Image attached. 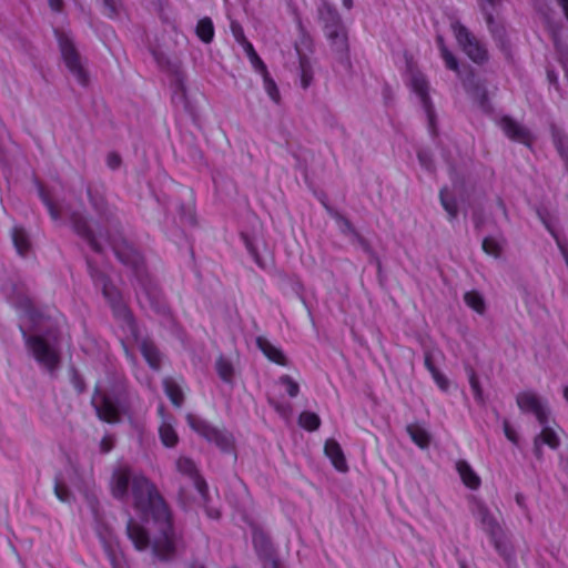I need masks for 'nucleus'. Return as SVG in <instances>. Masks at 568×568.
Masks as SVG:
<instances>
[{
	"label": "nucleus",
	"mask_w": 568,
	"mask_h": 568,
	"mask_svg": "<svg viewBox=\"0 0 568 568\" xmlns=\"http://www.w3.org/2000/svg\"><path fill=\"white\" fill-rule=\"evenodd\" d=\"M129 487L134 509L142 516H152L159 525V535L151 542L148 529L130 518L126 524V536L139 551L152 546L156 558L169 561L175 557L180 538L175 532L172 514L156 486L143 475H132L129 466H119L112 474L110 488L115 499L125 500Z\"/></svg>",
	"instance_id": "f257e3e1"
},
{
	"label": "nucleus",
	"mask_w": 568,
	"mask_h": 568,
	"mask_svg": "<svg viewBox=\"0 0 568 568\" xmlns=\"http://www.w3.org/2000/svg\"><path fill=\"white\" fill-rule=\"evenodd\" d=\"M91 276L97 284L102 285L103 295L110 303L114 315L122 318L129 326L131 333L136 336V325L133 315L124 303L119 290L112 285L103 274L94 270L91 271Z\"/></svg>",
	"instance_id": "f03ea898"
},
{
	"label": "nucleus",
	"mask_w": 568,
	"mask_h": 568,
	"mask_svg": "<svg viewBox=\"0 0 568 568\" xmlns=\"http://www.w3.org/2000/svg\"><path fill=\"white\" fill-rule=\"evenodd\" d=\"M59 49L62 59L69 71L77 78L78 82L85 87L89 84V75L81 62V55L73 41L63 31L55 30Z\"/></svg>",
	"instance_id": "7ed1b4c3"
},
{
	"label": "nucleus",
	"mask_w": 568,
	"mask_h": 568,
	"mask_svg": "<svg viewBox=\"0 0 568 568\" xmlns=\"http://www.w3.org/2000/svg\"><path fill=\"white\" fill-rule=\"evenodd\" d=\"M452 29L458 44L470 60L478 64L488 60L485 45L464 24L455 21L452 23Z\"/></svg>",
	"instance_id": "20e7f679"
},
{
	"label": "nucleus",
	"mask_w": 568,
	"mask_h": 568,
	"mask_svg": "<svg viewBox=\"0 0 568 568\" xmlns=\"http://www.w3.org/2000/svg\"><path fill=\"white\" fill-rule=\"evenodd\" d=\"M186 422L189 426L196 432L199 435L207 439L209 442L214 443L217 447H220L224 452H230L233 448V437L232 435L222 432L206 420L202 419L200 416L194 414H187Z\"/></svg>",
	"instance_id": "39448f33"
},
{
	"label": "nucleus",
	"mask_w": 568,
	"mask_h": 568,
	"mask_svg": "<svg viewBox=\"0 0 568 568\" xmlns=\"http://www.w3.org/2000/svg\"><path fill=\"white\" fill-rule=\"evenodd\" d=\"M27 345L34 358L47 369L52 372L58 367L60 363L59 354L49 345L45 338L38 335L29 336Z\"/></svg>",
	"instance_id": "423d86ee"
},
{
	"label": "nucleus",
	"mask_w": 568,
	"mask_h": 568,
	"mask_svg": "<svg viewBox=\"0 0 568 568\" xmlns=\"http://www.w3.org/2000/svg\"><path fill=\"white\" fill-rule=\"evenodd\" d=\"M516 403L521 412L534 414L541 425L547 423V412L541 398L536 393L531 390L520 392L516 397Z\"/></svg>",
	"instance_id": "0eeeda50"
},
{
	"label": "nucleus",
	"mask_w": 568,
	"mask_h": 568,
	"mask_svg": "<svg viewBox=\"0 0 568 568\" xmlns=\"http://www.w3.org/2000/svg\"><path fill=\"white\" fill-rule=\"evenodd\" d=\"M99 418L109 424L120 422V409L114 400H112L105 393H98L92 398Z\"/></svg>",
	"instance_id": "6e6552de"
},
{
	"label": "nucleus",
	"mask_w": 568,
	"mask_h": 568,
	"mask_svg": "<svg viewBox=\"0 0 568 568\" xmlns=\"http://www.w3.org/2000/svg\"><path fill=\"white\" fill-rule=\"evenodd\" d=\"M70 222L72 225L73 231L84 239L90 247L94 251L100 253L102 251L101 245L97 241L93 231L91 230L88 221L80 212H73L70 215Z\"/></svg>",
	"instance_id": "1a4fd4ad"
},
{
	"label": "nucleus",
	"mask_w": 568,
	"mask_h": 568,
	"mask_svg": "<svg viewBox=\"0 0 568 568\" xmlns=\"http://www.w3.org/2000/svg\"><path fill=\"white\" fill-rule=\"evenodd\" d=\"M500 126L509 139L528 146L532 144L534 139L529 130L513 120L510 116H504L500 120Z\"/></svg>",
	"instance_id": "9d476101"
},
{
	"label": "nucleus",
	"mask_w": 568,
	"mask_h": 568,
	"mask_svg": "<svg viewBox=\"0 0 568 568\" xmlns=\"http://www.w3.org/2000/svg\"><path fill=\"white\" fill-rule=\"evenodd\" d=\"M176 469L184 476L193 479L196 489L204 496L207 493V485L204 478L199 474L195 463L189 458L181 456L176 460Z\"/></svg>",
	"instance_id": "9b49d317"
},
{
	"label": "nucleus",
	"mask_w": 568,
	"mask_h": 568,
	"mask_svg": "<svg viewBox=\"0 0 568 568\" xmlns=\"http://www.w3.org/2000/svg\"><path fill=\"white\" fill-rule=\"evenodd\" d=\"M473 514L480 521L483 529L488 536H495L499 530L503 529L488 507L481 501L475 503Z\"/></svg>",
	"instance_id": "f8f14e48"
},
{
	"label": "nucleus",
	"mask_w": 568,
	"mask_h": 568,
	"mask_svg": "<svg viewBox=\"0 0 568 568\" xmlns=\"http://www.w3.org/2000/svg\"><path fill=\"white\" fill-rule=\"evenodd\" d=\"M412 85H413L414 91L420 98V101H422V103H423V105H424V108H425V110L427 112L430 126L434 128L435 113H434V109H433V105H432V102H430V98L428 95V82H427V80L425 79L424 75L416 74L412 79Z\"/></svg>",
	"instance_id": "ddd939ff"
},
{
	"label": "nucleus",
	"mask_w": 568,
	"mask_h": 568,
	"mask_svg": "<svg viewBox=\"0 0 568 568\" xmlns=\"http://www.w3.org/2000/svg\"><path fill=\"white\" fill-rule=\"evenodd\" d=\"M325 455L331 459L333 466L342 473L347 471L348 466L341 445L335 439H327L324 447Z\"/></svg>",
	"instance_id": "4468645a"
},
{
	"label": "nucleus",
	"mask_w": 568,
	"mask_h": 568,
	"mask_svg": "<svg viewBox=\"0 0 568 568\" xmlns=\"http://www.w3.org/2000/svg\"><path fill=\"white\" fill-rule=\"evenodd\" d=\"M256 346L271 362L281 366L288 365L287 357L284 355L282 349L274 346L267 338L258 336L256 338Z\"/></svg>",
	"instance_id": "2eb2a0df"
},
{
	"label": "nucleus",
	"mask_w": 568,
	"mask_h": 568,
	"mask_svg": "<svg viewBox=\"0 0 568 568\" xmlns=\"http://www.w3.org/2000/svg\"><path fill=\"white\" fill-rule=\"evenodd\" d=\"M253 546L260 560L276 554L270 537L261 529L253 531Z\"/></svg>",
	"instance_id": "dca6fc26"
},
{
	"label": "nucleus",
	"mask_w": 568,
	"mask_h": 568,
	"mask_svg": "<svg viewBox=\"0 0 568 568\" xmlns=\"http://www.w3.org/2000/svg\"><path fill=\"white\" fill-rule=\"evenodd\" d=\"M318 17L323 23L324 31L343 24L336 8L326 1L318 7Z\"/></svg>",
	"instance_id": "f3484780"
},
{
	"label": "nucleus",
	"mask_w": 568,
	"mask_h": 568,
	"mask_svg": "<svg viewBox=\"0 0 568 568\" xmlns=\"http://www.w3.org/2000/svg\"><path fill=\"white\" fill-rule=\"evenodd\" d=\"M465 90L476 99L480 105H485L487 102V90L484 83L478 80L474 73H470L466 79L463 80Z\"/></svg>",
	"instance_id": "a211bd4d"
},
{
	"label": "nucleus",
	"mask_w": 568,
	"mask_h": 568,
	"mask_svg": "<svg viewBox=\"0 0 568 568\" xmlns=\"http://www.w3.org/2000/svg\"><path fill=\"white\" fill-rule=\"evenodd\" d=\"M456 470L458 471L465 486L473 490L479 488L481 484L480 477L475 473V470L466 460H458L456 463Z\"/></svg>",
	"instance_id": "6ab92c4d"
},
{
	"label": "nucleus",
	"mask_w": 568,
	"mask_h": 568,
	"mask_svg": "<svg viewBox=\"0 0 568 568\" xmlns=\"http://www.w3.org/2000/svg\"><path fill=\"white\" fill-rule=\"evenodd\" d=\"M140 349L149 365L154 369H159L161 366V354L155 344L150 339H143Z\"/></svg>",
	"instance_id": "aec40b11"
},
{
	"label": "nucleus",
	"mask_w": 568,
	"mask_h": 568,
	"mask_svg": "<svg viewBox=\"0 0 568 568\" xmlns=\"http://www.w3.org/2000/svg\"><path fill=\"white\" fill-rule=\"evenodd\" d=\"M325 34L337 51H345L347 49V34L343 24L325 30Z\"/></svg>",
	"instance_id": "412c9836"
},
{
	"label": "nucleus",
	"mask_w": 568,
	"mask_h": 568,
	"mask_svg": "<svg viewBox=\"0 0 568 568\" xmlns=\"http://www.w3.org/2000/svg\"><path fill=\"white\" fill-rule=\"evenodd\" d=\"M539 442L548 445L550 448H554V449L559 446V439H558L556 433L549 427H545L541 430L540 435L535 439V453L538 456L541 453Z\"/></svg>",
	"instance_id": "4be33fe9"
},
{
	"label": "nucleus",
	"mask_w": 568,
	"mask_h": 568,
	"mask_svg": "<svg viewBox=\"0 0 568 568\" xmlns=\"http://www.w3.org/2000/svg\"><path fill=\"white\" fill-rule=\"evenodd\" d=\"M496 551L505 559L509 560L513 557V548L504 538V530H499L495 536H488Z\"/></svg>",
	"instance_id": "5701e85b"
},
{
	"label": "nucleus",
	"mask_w": 568,
	"mask_h": 568,
	"mask_svg": "<svg viewBox=\"0 0 568 568\" xmlns=\"http://www.w3.org/2000/svg\"><path fill=\"white\" fill-rule=\"evenodd\" d=\"M165 394L172 404L180 407L184 402V395L181 387L172 378H165L163 382Z\"/></svg>",
	"instance_id": "b1692460"
},
{
	"label": "nucleus",
	"mask_w": 568,
	"mask_h": 568,
	"mask_svg": "<svg viewBox=\"0 0 568 568\" xmlns=\"http://www.w3.org/2000/svg\"><path fill=\"white\" fill-rule=\"evenodd\" d=\"M12 240L18 253L24 256L30 250V240L28 233L22 227H14L12 232Z\"/></svg>",
	"instance_id": "393cba45"
},
{
	"label": "nucleus",
	"mask_w": 568,
	"mask_h": 568,
	"mask_svg": "<svg viewBox=\"0 0 568 568\" xmlns=\"http://www.w3.org/2000/svg\"><path fill=\"white\" fill-rule=\"evenodd\" d=\"M159 435L165 447H175L179 443V436L172 425L163 423L159 428Z\"/></svg>",
	"instance_id": "a878e982"
},
{
	"label": "nucleus",
	"mask_w": 568,
	"mask_h": 568,
	"mask_svg": "<svg viewBox=\"0 0 568 568\" xmlns=\"http://www.w3.org/2000/svg\"><path fill=\"white\" fill-rule=\"evenodd\" d=\"M407 433L409 434L412 440L422 448H426L429 445V435L428 433L420 426L416 424H412L407 426Z\"/></svg>",
	"instance_id": "bb28decb"
},
{
	"label": "nucleus",
	"mask_w": 568,
	"mask_h": 568,
	"mask_svg": "<svg viewBox=\"0 0 568 568\" xmlns=\"http://www.w3.org/2000/svg\"><path fill=\"white\" fill-rule=\"evenodd\" d=\"M196 36L204 42L210 43L214 38V27L210 18H203L197 22Z\"/></svg>",
	"instance_id": "cd10ccee"
},
{
	"label": "nucleus",
	"mask_w": 568,
	"mask_h": 568,
	"mask_svg": "<svg viewBox=\"0 0 568 568\" xmlns=\"http://www.w3.org/2000/svg\"><path fill=\"white\" fill-rule=\"evenodd\" d=\"M501 0H479L481 12L484 13L486 23L493 33H497V22L494 19L491 11L487 8L489 4L493 9L499 6Z\"/></svg>",
	"instance_id": "c85d7f7f"
},
{
	"label": "nucleus",
	"mask_w": 568,
	"mask_h": 568,
	"mask_svg": "<svg viewBox=\"0 0 568 568\" xmlns=\"http://www.w3.org/2000/svg\"><path fill=\"white\" fill-rule=\"evenodd\" d=\"M243 48H244L251 63L257 71H260L261 73L267 71L265 63L258 57L253 44L246 38H243Z\"/></svg>",
	"instance_id": "c756f323"
},
{
	"label": "nucleus",
	"mask_w": 568,
	"mask_h": 568,
	"mask_svg": "<svg viewBox=\"0 0 568 568\" xmlns=\"http://www.w3.org/2000/svg\"><path fill=\"white\" fill-rule=\"evenodd\" d=\"M298 423L304 429L308 432H314L321 426V419L318 415L312 412H303L298 417Z\"/></svg>",
	"instance_id": "7c9ffc66"
},
{
	"label": "nucleus",
	"mask_w": 568,
	"mask_h": 568,
	"mask_svg": "<svg viewBox=\"0 0 568 568\" xmlns=\"http://www.w3.org/2000/svg\"><path fill=\"white\" fill-rule=\"evenodd\" d=\"M464 301L466 305L479 314L485 312V302L481 295L476 291L465 293Z\"/></svg>",
	"instance_id": "2f4dec72"
},
{
	"label": "nucleus",
	"mask_w": 568,
	"mask_h": 568,
	"mask_svg": "<svg viewBox=\"0 0 568 568\" xmlns=\"http://www.w3.org/2000/svg\"><path fill=\"white\" fill-rule=\"evenodd\" d=\"M442 205L445 211L449 214L450 219H455L458 214V207L456 200L452 196L447 189H444L439 193Z\"/></svg>",
	"instance_id": "473e14b6"
},
{
	"label": "nucleus",
	"mask_w": 568,
	"mask_h": 568,
	"mask_svg": "<svg viewBox=\"0 0 568 568\" xmlns=\"http://www.w3.org/2000/svg\"><path fill=\"white\" fill-rule=\"evenodd\" d=\"M554 143L561 155V158L565 160L567 169H568V138L561 133L560 131H554L552 133Z\"/></svg>",
	"instance_id": "72a5a7b5"
},
{
	"label": "nucleus",
	"mask_w": 568,
	"mask_h": 568,
	"mask_svg": "<svg viewBox=\"0 0 568 568\" xmlns=\"http://www.w3.org/2000/svg\"><path fill=\"white\" fill-rule=\"evenodd\" d=\"M262 75L264 79V87L267 94L274 102H280V92L275 81L270 77L267 71L263 72Z\"/></svg>",
	"instance_id": "f704fd0d"
},
{
	"label": "nucleus",
	"mask_w": 568,
	"mask_h": 568,
	"mask_svg": "<svg viewBox=\"0 0 568 568\" xmlns=\"http://www.w3.org/2000/svg\"><path fill=\"white\" fill-rule=\"evenodd\" d=\"M278 382L285 387L291 397H296L300 393V385L290 375H282Z\"/></svg>",
	"instance_id": "c9c22d12"
},
{
	"label": "nucleus",
	"mask_w": 568,
	"mask_h": 568,
	"mask_svg": "<svg viewBox=\"0 0 568 568\" xmlns=\"http://www.w3.org/2000/svg\"><path fill=\"white\" fill-rule=\"evenodd\" d=\"M481 246L485 253L493 255L495 257H499L501 254V247L497 240H495L494 237H485Z\"/></svg>",
	"instance_id": "e433bc0d"
},
{
	"label": "nucleus",
	"mask_w": 568,
	"mask_h": 568,
	"mask_svg": "<svg viewBox=\"0 0 568 568\" xmlns=\"http://www.w3.org/2000/svg\"><path fill=\"white\" fill-rule=\"evenodd\" d=\"M300 68L302 72V85L307 88L312 80V72L306 55L300 54Z\"/></svg>",
	"instance_id": "4c0bfd02"
},
{
	"label": "nucleus",
	"mask_w": 568,
	"mask_h": 568,
	"mask_svg": "<svg viewBox=\"0 0 568 568\" xmlns=\"http://www.w3.org/2000/svg\"><path fill=\"white\" fill-rule=\"evenodd\" d=\"M216 369L219 373V376L225 381L230 382L233 377V367L230 362L226 359H220L216 364Z\"/></svg>",
	"instance_id": "58836bf2"
},
{
	"label": "nucleus",
	"mask_w": 568,
	"mask_h": 568,
	"mask_svg": "<svg viewBox=\"0 0 568 568\" xmlns=\"http://www.w3.org/2000/svg\"><path fill=\"white\" fill-rule=\"evenodd\" d=\"M110 241V244L112 245V248L114 251V253L116 254V256L125 264H130V263H134L135 260L133 257H131L129 254H126L124 252V250L126 248L125 244H120L118 243L116 241L114 240H109Z\"/></svg>",
	"instance_id": "ea45409f"
},
{
	"label": "nucleus",
	"mask_w": 568,
	"mask_h": 568,
	"mask_svg": "<svg viewBox=\"0 0 568 568\" xmlns=\"http://www.w3.org/2000/svg\"><path fill=\"white\" fill-rule=\"evenodd\" d=\"M440 55L445 62L446 68L449 70L458 72V62L454 54L445 47L440 48Z\"/></svg>",
	"instance_id": "a19ab883"
},
{
	"label": "nucleus",
	"mask_w": 568,
	"mask_h": 568,
	"mask_svg": "<svg viewBox=\"0 0 568 568\" xmlns=\"http://www.w3.org/2000/svg\"><path fill=\"white\" fill-rule=\"evenodd\" d=\"M469 384L474 394V397L476 400L481 402L483 400V390L480 387L479 379L476 375V373L471 369L469 374Z\"/></svg>",
	"instance_id": "79ce46f5"
},
{
	"label": "nucleus",
	"mask_w": 568,
	"mask_h": 568,
	"mask_svg": "<svg viewBox=\"0 0 568 568\" xmlns=\"http://www.w3.org/2000/svg\"><path fill=\"white\" fill-rule=\"evenodd\" d=\"M89 196H90V202L92 203L93 207L97 210V212H99V214L101 215H106V202L105 200L100 196L98 199H95L91 191H89Z\"/></svg>",
	"instance_id": "37998d69"
},
{
	"label": "nucleus",
	"mask_w": 568,
	"mask_h": 568,
	"mask_svg": "<svg viewBox=\"0 0 568 568\" xmlns=\"http://www.w3.org/2000/svg\"><path fill=\"white\" fill-rule=\"evenodd\" d=\"M54 493H55V496L61 500V501H67L70 497V489L68 488V486L62 483V481H58L54 486Z\"/></svg>",
	"instance_id": "c03bdc74"
},
{
	"label": "nucleus",
	"mask_w": 568,
	"mask_h": 568,
	"mask_svg": "<svg viewBox=\"0 0 568 568\" xmlns=\"http://www.w3.org/2000/svg\"><path fill=\"white\" fill-rule=\"evenodd\" d=\"M261 561L263 568H284L281 560L277 557V554H274L268 558H264Z\"/></svg>",
	"instance_id": "a18cd8bd"
},
{
	"label": "nucleus",
	"mask_w": 568,
	"mask_h": 568,
	"mask_svg": "<svg viewBox=\"0 0 568 568\" xmlns=\"http://www.w3.org/2000/svg\"><path fill=\"white\" fill-rule=\"evenodd\" d=\"M432 376L442 390L448 389L449 381L447 379V377L444 374H442L439 371H437Z\"/></svg>",
	"instance_id": "49530a36"
},
{
	"label": "nucleus",
	"mask_w": 568,
	"mask_h": 568,
	"mask_svg": "<svg viewBox=\"0 0 568 568\" xmlns=\"http://www.w3.org/2000/svg\"><path fill=\"white\" fill-rule=\"evenodd\" d=\"M114 447V439L112 436H104L100 443V450L103 454L109 453Z\"/></svg>",
	"instance_id": "de8ad7c7"
},
{
	"label": "nucleus",
	"mask_w": 568,
	"mask_h": 568,
	"mask_svg": "<svg viewBox=\"0 0 568 568\" xmlns=\"http://www.w3.org/2000/svg\"><path fill=\"white\" fill-rule=\"evenodd\" d=\"M39 196L45 206L49 205L50 203L54 202L53 199L51 197L49 190L43 184L39 185Z\"/></svg>",
	"instance_id": "09e8293b"
},
{
	"label": "nucleus",
	"mask_w": 568,
	"mask_h": 568,
	"mask_svg": "<svg viewBox=\"0 0 568 568\" xmlns=\"http://www.w3.org/2000/svg\"><path fill=\"white\" fill-rule=\"evenodd\" d=\"M47 207L49 210L50 216L53 220H59L61 217L62 211H61V207H60V205L58 203L52 202L49 205H47Z\"/></svg>",
	"instance_id": "8fccbe9b"
},
{
	"label": "nucleus",
	"mask_w": 568,
	"mask_h": 568,
	"mask_svg": "<svg viewBox=\"0 0 568 568\" xmlns=\"http://www.w3.org/2000/svg\"><path fill=\"white\" fill-rule=\"evenodd\" d=\"M106 162H108V165L111 168V169H116L120 166L121 164V158L119 154L116 153H110L106 158Z\"/></svg>",
	"instance_id": "3c124183"
},
{
	"label": "nucleus",
	"mask_w": 568,
	"mask_h": 568,
	"mask_svg": "<svg viewBox=\"0 0 568 568\" xmlns=\"http://www.w3.org/2000/svg\"><path fill=\"white\" fill-rule=\"evenodd\" d=\"M504 430H505V435L506 437L513 442V443H517L518 442V437H517V434L516 432L510 427V425L505 422V425H504Z\"/></svg>",
	"instance_id": "603ef678"
},
{
	"label": "nucleus",
	"mask_w": 568,
	"mask_h": 568,
	"mask_svg": "<svg viewBox=\"0 0 568 568\" xmlns=\"http://www.w3.org/2000/svg\"><path fill=\"white\" fill-rule=\"evenodd\" d=\"M425 366L432 375L438 371L434 365L432 354L428 352L425 354Z\"/></svg>",
	"instance_id": "864d4df0"
},
{
	"label": "nucleus",
	"mask_w": 568,
	"mask_h": 568,
	"mask_svg": "<svg viewBox=\"0 0 568 568\" xmlns=\"http://www.w3.org/2000/svg\"><path fill=\"white\" fill-rule=\"evenodd\" d=\"M91 510L94 515V518L97 521H101L102 520V515L100 514V510H99V503L97 500H92L91 501Z\"/></svg>",
	"instance_id": "5fc2aeb1"
},
{
	"label": "nucleus",
	"mask_w": 568,
	"mask_h": 568,
	"mask_svg": "<svg viewBox=\"0 0 568 568\" xmlns=\"http://www.w3.org/2000/svg\"><path fill=\"white\" fill-rule=\"evenodd\" d=\"M50 8L57 12L61 11L63 8L62 0H49Z\"/></svg>",
	"instance_id": "6e6d98bb"
},
{
	"label": "nucleus",
	"mask_w": 568,
	"mask_h": 568,
	"mask_svg": "<svg viewBox=\"0 0 568 568\" xmlns=\"http://www.w3.org/2000/svg\"><path fill=\"white\" fill-rule=\"evenodd\" d=\"M268 403L271 406H273L278 413L283 414L285 413L286 408L284 405H282L281 403L274 400V399H268Z\"/></svg>",
	"instance_id": "4d7b16f0"
},
{
	"label": "nucleus",
	"mask_w": 568,
	"mask_h": 568,
	"mask_svg": "<svg viewBox=\"0 0 568 568\" xmlns=\"http://www.w3.org/2000/svg\"><path fill=\"white\" fill-rule=\"evenodd\" d=\"M558 6L561 8L564 14H565V18L567 19L568 21V0H556Z\"/></svg>",
	"instance_id": "13d9d810"
},
{
	"label": "nucleus",
	"mask_w": 568,
	"mask_h": 568,
	"mask_svg": "<svg viewBox=\"0 0 568 568\" xmlns=\"http://www.w3.org/2000/svg\"><path fill=\"white\" fill-rule=\"evenodd\" d=\"M233 32L236 40L243 45V38H245L243 31L233 27Z\"/></svg>",
	"instance_id": "bf43d9fd"
},
{
	"label": "nucleus",
	"mask_w": 568,
	"mask_h": 568,
	"mask_svg": "<svg viewBox=\"0 0 568 568\" xmlns=\"http://www.w3.org/2000/svg\"><path fill=\"white\" fill-rule=\"evenodd\" d=\"M104 4L110 9V12L115 13V0H103Z\"/></svg>",
	"instance_id": "052dcab7"
},
{
	"label": "nucleus",
	"mask_w": 568,
	"mask_h": 568,
	"mask_svg": "<svg viewBox=\"0 0 568 568\" xmlns=\"http://www.w3.org/2000/svg\"><path fill=\"white\" fill-rule=\"evenodd\" d=\"M516 503L520 506V507H525V498L521 494H517L516 495Z\"/></svg>",
	"instance_id": "680f3d73"
},
{
	"label": "nucleus",
	"mask_w": 568,
	"mask_h": 568,
	"mask_svg": "<svg viewBox=\"0 0 568 568\" xmlns=\"http://www.w3.org/2000/svg\"><path fill=\"white\" fill-rule=\"evenodd\" d=\"M474 222H475V226H476L477 229H479V227L481 226V224H483V221H481V217H480V216H476V215H475V216H474Z\"/></svg>",
	"instance_id": "e2e57ef3"
},
{
	"label": "nucleus",
	"mask_w": 568,
	"mask_h": 568,
	"mask_svg": "<svg viewBox=\"0 0 568 568\" xmlns=\"http://www.w3.org/2000/svg\"><path fill=\"white\" fill-rule=\"evenodd\" d=\"M343 4L346 9H351L353 7V0H343Z\"/></svg>",
	"instance_id": "0e129e2a"
},
{
	"label": "nucleus",
	"mask_w": 568,
	"mask_h": 568,
	"mask_svg": "<svg viewBox=\"0 0 568 568\" xmlns=\"http://www.w3.org/2000/svg\"><path fill=\"white\" fill-rule=\"evenodd\" d=\"M437 43H438L439 49L442 48V45H445V44H444V40H443V38H442V37H438V38H437Z\"/></svg>",
	"instance_id": "69168bd1"
},
{
	"label": "nucleus",
	"mask_w": 568,
	"mask_h": 568,
	"mask_svg": "<svg viewBox=\"0 0 568 568\" xmlns=\"http://www.w3.org/2000/svg\"><path fill=\"white\" fill-rule=\"evenodd\" d=\"M564 397L568 402V385L564 388Z\"/></svg>",
	"instance_id": "338daca9"
},
{
	"label": "nucleus",
	"mask_w": 568,
	"mask_h": 568,
	"mask_svg": "<svg viewBox=\"0 0 568 568\" xmlns=\"http://www.w3.org/2000/svg\"><path fill=\"white\" fill-rule=\"evenodd\" d=\"M345 225L351 230L352 229V224L348 220H345Z\"/></svg>",
	"instance_id": "774afa93"
}]
</instances>
